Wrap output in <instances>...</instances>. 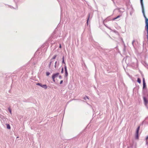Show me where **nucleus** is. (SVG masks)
<instances>
[{
	"label": "nucleus",
	"instance_id": "24",
	"mask_svg": "<svg viewBox=\"0 0 148 148\" xmlns=\"http://www.w3.org/2000/svg\"><path fill=\"white\" fill-rule=\"evenodd\" d=\"M59 78H61V76H59Z\"/></svg>",
	"mask_w": 148,
	"mask_h": 148
},
{
	"label": "nucleus",
	"instance_id": "13",
	"mask_svg": "<svg viewBox=\"0 0 148 148\" xmlns=\"http://www.w3.org/2000/svg\"><path fill=\"white\" fill-rule=\"evenodd\" d=\"M50 74V73L49 72H47L46 73V74L47 76H48Z\"/></svg>",
	"mask_w": 148,
	"mask_h": 148
},
{
	"label": "nucleus",
	"instance_id": "1",
	"mask_svg": "<svg viewBox=\"0 0 148 148\" xmlns=\"http://www.w3.org/2000/svg\"><path fill=\"white\" fill-rule=\"evenodd\" d=\"M59 73H56L53 74L52 75V78L54 82H55V79L57 77L59 76Z\"/></svg>",
	"mask_w": 148,
	"mask_h": 148
},
{
	"label": "nucleus",
	"instance_id": "22",
	"mask_svg": "<svg viewBox=\"0 0 148 148\" xmlns=\"http://www.w3.org/2000/svg\"><path fill=\"white\" fill-rule=\"evenodd\" d=\"M52 62H51L50 63V64H49V66H50L51 65V63Z\"/></svg>",
	"mask_w": 148,
	"mask_h": 148
},
{
	"label": "nucleus",
	"instance_id": "6",
	"mask_svg": "<svg viewBox=\"0 0 148 148\" xmlns=\"http://www.w3.org/2000/svg\"><path fill=\"white\" fill-rule=\"evenodd\" d=\"M143 88H145V82L144 78H143Z\"/></svg>",
	"mask_w": 148,
	"mask_h": 148
},
{
	"label": "nucleus",
	"instance_id": "18",
	"mask_svg": "<svg viewBox=\"0 0 148 148\" xmlns=\"http://www.w3.org/2000/svg\"><path fill=\"white\" fill-rule=\"evenodd\" d=\"M62 82H63V80H61L60 82V84H62Z\"/></svg>",
	"mask_w": 148,
	"mask_h": 148
},
{
	"label": "nucleus",
	"instance_id": "19",
	"mask_svg": "<svg viewBox=\"0 0 148 148\" xmlns=\"http://www.w3.org/2000/svg\"><path fill=\"white\" fill-rule=\"evenodd\" d=\"M59 47H60V48H61V44H60V45H59Z\"/></svg>",
	"mask_w": 148,
	"mask_h": 148
},
{
	"label": "nucleus",
	"instance_id": "10",
	"mask_svg": "<svg viewBox=\"0 0 148 148\" xmlns=\"http://www.w3.org/2000/svg\"><path fill=\"white\" fill-rule=\"evenodd\" d=\"M120 17V15L118 16L117 17L114 18L113 19V20H115L116 19H117L118 18Z\"/></svg>",
	"mask_w": 148,
	"mask_h": 148
},
{
	"label": "nucleus",
	"instance_id": "8",
	"mask_svg": "<svg viewBox=\"0 0 148 148\" xmlns=\"http://www.w3.org/2000/svg\"><path fill=\"white\" fill-rule=\"evenodd\" d=\"M6 125H7V128L8 129H10V125L9 124H7Z\"/></svg>",
	"mask_w": 148,
	"mask_h": 148
},
{
	"label": "nucleus",
	"instance_id": "20",
	"mask_svg": "<svg viewBox=\"0 0 148 148\" xmlns=\"http://www.w3.org/2000/svg\"><path fill=\"white\" fill-rule=\"evenodd\" d=\"M57 62H55V67H56V63H57Z\"/></svg>",
	"mask_w": 148,
	"mask_h": 148
},
{
	"label": "nucleus",
	"instance_id": "9",
	"mask_svg": "<svg viewBox=\"0 0 148 148\" xmlns=\"http://www.w3.org/2000/svg\"><path fill=\"white\" fill-rule=\"evenodd\" d=\"M137 82L139 83H141V80L139 78H138L137 79Z\"/></svg>",
	"mask_w": 148,
	"mask_h": 148
},
{
	"label": "nucleus",
	"instance_id": "4",
	"mask_svg": "<svg viewBox=\"0 0 148 148\" xmlns=\"http://www.w3.org/2000/svg\"><path fill=\"white\" fill-rule=\"evenodd\" d=\"M145 28L147 31V39L148 44V26H145Z\"/></svg>",
	"mask_w": 148,
	"mask_h": 148
},
{
	"label": "nucleus",
	"instance_id": "21",
	"mask_svg": "<svg viewBox=\"0 0 148 148\" xmlns=\"http://www.w3.org/2000/svg\"><path fill=\"white\" fill-rule=\"evenodd\" d=\"M42 84H41V83L40 84V86H41V87H42Z\"/></svg>",
	"mask_w": 148,
	"mask_h": 148
},
{
	"label": "nucleus",
	"instance_id": "11",
	"mask_svg": "<svg viewBox=\"0 0 148 148\" xmlns=\"http://www.w3.org/2000/svg\"><path fill=\"white\" fill-rule=\"evenodd\" d=\"M56 56H57V55H55L54 56H53V58H52L51 60L55 59L56 57Z\"/></svg>",
	"mask_w": 148,
	"mask_h": 148
},
{
	"label": "nucleus",
	"instance_id": "5",
	"mask_svg": "<svg viewBox=\"0 0 148 148\" xmlns=\"http://www.w3.org/2000/svg\"><path fill=\"white\" fill-rule=\"evenodd\" d=\"M143 98V100L144 101V102L145 103V105H147L148 103V101H147V100L146 98L145 97H144Z\"/></svg>",
	"mask_w": 148,
	"mask_h": 148
},
{
	"label": "nucleus",
	"instance_id": "16",
	"mask_svg": "<svg viewBox=\"0 0 148 148\" xmlns=\"http://www.w3.org/2000/svg\"><path fill=\"white\" fill-rule=\"evenodd\" d=\"M90 16V15L89 14V16H88V20H87V23H88V19H89V18Z\"/></svg>",
	"mask_w": 148,
	"mask_h": 148
},
{
	"label": "nucleus",
	"instance_id": "14",
	"mask_svg": "<svg viewBox=\"0 0 148 148\" xmlns=\"http://www.w3.org/2000/svg\"><path fill=\"white\" fill-rule=\"evenodd\" d=\"M64 57H63L62 58V63H64L65 64V62L64 61Z\"/></svg>",
	"mask_w": 148,
	"mask_h": 148
},
{
	"label": "nucleus",
	"instance_id": "12",
	"mask_svg": "<svg viewBox=\"0 0 148 148\" xmlns=\"http://www.w3.org/2000/svg\"><path fill=\"white\" fill-rule=\"evenodd\" d=\"M148 139V136H147V137H146V144H148V142H147V139Z\"/></svg>",
	"mask_w": 148,
	"mask_h": 148
},
{
	"label": "nucleus",
	"instance_id": "15",
	"mask_svg": "<svg viewBox=\"0 0 148 148\" xmlns=\"http://www.w3.org/2000/svg\"><path fill=\"white\" fill-rule=\"evenodd\" d=\"M61 73H63V67L62 68Z\"/></svg>",
	"mask_w": 148,
	"mask_h": 148
},
{
	"label": "nucleus",
	"instance_id": "3",
	"mask_svg": "<svg viewBox=\"0 0 148 148\" xmlns=\"http://www.w3.org/2000/svg\"><path fill=\"white\" fill-rule=\"evenodd\" d=\"M65 71V75L67 77L68 75V73L67 71V67L66 65H65L64 67Z\"/></svg>",
	"mask_w": 148,
	"mask_h": 148
},
{
	"label": "nucleus",
	"instance_id": "17",
	"mask_svg": "<svg viewBox=\"0 0 148 148\" xmlns=\"http://www.w3.org/2000/svg\"><path fill=\"white\" fill-rule=\"evenodd\" d=\"M40 83H38L36 84V85H39L40 86Z\"/></svg>",
	"mask_w": 148,
	"mask_h": 148
},
{
	"label": "nucleus",
	"instance_id": "23",
	"mask_svg": "<svg viewBox=\"0 0 148 148\" xmlns=\"http://www.w3.org/2000/svg\"><path fill=\"white\" fill-rule=\"evenodd\" d=\"M10 112L11 114V110H10Z\"/></svg>",
	"mask_w": 148,
	"mask_h": 148
},
{
	"label": "nucleus",
	"instance_id": "7",
	"mask_svg": "<svg viewBox=\"0 0 148 148\" xmlns=\"http://www.w3.org/2000/svg\"><path fill=\"white\" fill-rule=\"evenodd\" d=\"M42 87L44 88V89H46L47 88V86L46 84L42 85Z\"/></svg>",
	"mask_w": 148,
	"mask_h": 148
},
{
	"label": "nucleus",
	"instance_id": "2",
	"mask_svg": "<svg viewBox=\"0 0 148 148\" xmlns=\"http://www.w3.org/2000/svg\"><path fill=\"white\" fill-rule=\"evenodd\" d=\"M140 126H139L137 128L136 131V133L135 135V138L136 139H138V132L139 131L140 129Z\"/></svg>",
	"mask_w": 148,
	"mask_h": 148
}]
</instances>
